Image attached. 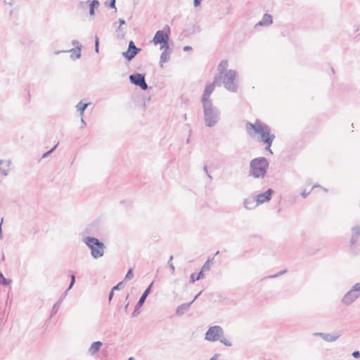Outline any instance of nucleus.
Here are the masks:
<instances>
[{
	"instance_id": "6e6d98bb",
	"label": "nucleus",
	"mask_w": 360,
	"mask_h": 360,
	"mask_svg": "<svg viewBox=\"0 0 360 360\" xmlns=\"http://www.w3.org/2000/svg\"><path fill=\"white\" fill-rule=\"evenodd\" d=\"M4 278L3 274L0 272V281H1Z\"/></svg>"
},
{
	"instance_id": "c03bdc74",
	"label": "nucleus",
	"mask_w": 360,
	"mask_h": 360,
	"mask_svg": "<svg viewBox=\"0 0 360 360\" xmlns=\"http://www.w3.org/2000/svg\"><path fill=\"white\" fill-rule=\"evenodd\" d=\"M193 49L191 46H185L184 48H183V50L184 51H191Z\"/></svg>"
},
{
	"instance_id": "dca6fc26",
	"label": "nucleus",
	"mask_w": 360,
	"mask_h": 360,
	"mask_svg": "<svg viewBox=\"0 0 360 360\" xmlns=\"http://www.w3.org/2000/svg\"><path fill=\"white\" fill-rule=\"evenodd\" d=\"M72 44L73 46H75V47L72 49H70L68 51L70 52V53H76L75 56L74 54H71L70 55L71 59L75 60L76 59H79V58H81V50H82V46L76 39H73L72 41Z\"/></svg>"
},
{
	"instance_id": "6ab92c4d",
	"label": "nucleus",
	"mask_w": 360,
	"mask_h": 360,
	"mask_svg": "<svg viewBox=\"0 0 360 360\" xmlns=\"http://www.w3.org/2000/svg\"><path fill=\"white\" fill-rule=\"evenodd\" d=\"M66 295H67V291H65L60 295L58 300L53 304L52 309H51V317H52L53 315H55L58 312V311L60 308V306L62 302L63 301V300L65 298Z\"/></svg>"
},
{
	"instance_id": "39448f33",
	"label": "nucleus",
	"mask_w": 360,
	"mask_h": 360,
	"mask_svg": "<svg viewBox=\"0 0 360 360\" xmlns=\"http://www.w3.org/2000/svg\"><path fill=\"white\" fill-rule=\"evenodd\" d=\"M237 72L234 70H228L223 75L217 77L218 82L221 80L224 88L231 91L236 93L238 91V84L236 81Z\"/></svg>"
},
{
	"instance_id": "9d476101",
	"label": "nucleus",
	"mask_w": 360,
	"mask_h": 360,
	"mask_svg": "<svg viewBox=\"0 0 360 360\" xmlns=\"http://www.w3.org/2000/svg\"><path fill=\"white\" fill-rule=\"evenodd\" d=\"M216 84H219L217 76L214 77V82L212 83L206 85L201 98L202 103H212L210 97L212 93L214 91Z\"/></svg>"
},
{
	"instance_id": "a878e982",
	"label": "nucleus",
	"mask_w": 360,
	"mask_h": 360,
	"mask_svg": "<svg viewBox=\"0 0 360 360\" xmlns=\"http://www.w3.org/2000/svg\"><path fill=\"white\" fill-rule=\"evenodd\" d=\"M90 105V103H82V101H79L77 105H76V108H77V111L79 112V114L81 115H83L84 112V110L86 109V108L88 107V105Z\"/></svg>"
},
{
	"instance_id": "79ce46f5",
	"label": "nucleus",
	"mask_w": 360,
	"mask_h": 360,
	"mask_svg": "<svg viewBox=\"0 0 360 360\" xmlns=\"http://www.w3.org/2000/svg\"><path fill=\"white\" fill-rule=\"evenodd\" d=\"M285 272H286V270H283V271H280V272L277 273V274H275V275L270 276H269V278H276V277H278V276H281V275L283 274H284V273H285Z\"/></svg>"
},
{
	"instance_id": "4be33fe9",
	"label": "nucleus",
	"mask_w": 360,
	"mask_h": 360,
	"mask_svg": "<svg viewBox=\"0 0 360 360\" xmlns=\"http://www.w3.org/2000/svg\"><path fill=\"white\" fill-rule=\"evenodd\" d=\"M244 207L248 210L254 209L257 205H256V200L255 198H248L243 201Z\"/></svg>"
},
{
	"instance_id": "0e129e2a",
	"label": "nucleus",
	"mask_w": 360,
	"mask_h": 360,
	"mask_svg": "<svg viewBox=\"0 0 360 360\" xmlns=\"http://www.w3.org/2000/svg\"><path fill=\"white\" fill-rule=\"evenodd\" d=\"M219 253V251H217L215 254V255H217Z\"/></svg>"
},
{
	"instance_id": "13d9d810",
	"label": "nucleus",
	"mask_w": 360,
	"mask_h": 360,
	"mask_svg": "<svg viewBox=\"0 0 360 360\" xmlns=\"http://www.w3.org/2000/svg\"><path fill=\"white\" fill-rule=\"evenodd\" d=\"M128 306H129V303H127V304L124 306V310H125V311H127Z\"/></svg>"
},
{
	"instance_id": "5fc2aeb1",
	"label": "nucleus",
	"mask_w": 360,
	"mask_h": 360,
	"mask_svg": "<svg viewBox=\"0 0 360 360\" xmlns=\"http://www.w3.org/2000/svg\"><path fill=\"white\" fill-rule=\"evenodd\" d=\"M81 122H82V124L84 126H86V122H85V121H84V120L83 118H82V119H81Z\"/></svg>"
},
{
	"instance_id": "052dcab7",
	"label": "nucleus",
	"mask_w": 360,
	"mask_h": 360,
	"mask_svg": "<svg viewBox=\"0 0 360 360\" xmlns=\"http://www.w3.org/2000/svg\"><path fill=\"white\" fill-rule=\"evenodd\" d=\"M4 259H5V257H4V255H3L1 257V260H4Z\"/></svg>"
},
{
	"instance_id": "1a4fd4ad",
	"label": "nucleus",
	"mask_w": 360,
	"mask_h": 360,
	"mask_svg": "<svg viewBox=\"0 0 360 360\" xmlns=\"http://www.w3.org/2000/svg\"><path fill=\"white\" fill-rule=\"evenodd\" d=\"M129 79L132 84L139 86L142 90L146 91L148 89L144 74L134 73L129 75Z\"/></svg>"
},
{
	"instance_id": "f257e3e1",
	"label": "nucleus",
	"mask_w": 360,
	"mask_h": 360,
	"mask_svg": "<svg viewBox=\"0 0 360 360\" xmlns=\"http://www.w3.org/2000/svg\"><path fill=\"white\" fill-rule=\"evenodd\" d=\"M246 129H252L255 134L260 135V141L264 143L273 142L275 139V135L271 134V129L269 125L262 122L260 120L257 119L255 123L247 122Z\"/></svg>"
},
{
	"instance_id": "20e7f679",
	"label": "nucleus",
	"mask_w": 360,
	"mask_h": 360,
	"mask_svg": "<svg viewBox=\"0 0 360 360\" xmlns=\"http://www.w3.org/2000/svg\"><path fill=\"white\" fill-rule=\"evenodd\" d=\"M83 241L91 250V255L93 258L98 259L104 255L105 245L98 238L86 236L84 238Z\"/></svg>"
},
{
	"instance_id": "e2e57ef3",
	"label": "nucleus",
	"mask_w": 360,
	"mask_h": 360,
	"mask_svg": "<svg viewBox=\"0 0 360 360\" xmlns=\"http://www.w3.org/2000/svg\"><path fill=\"white\" fill-rule=\"evenodd\" d=\"M323 188V191H326V192H327V191H328V189L324 188Z\"/></svg>"
},
{
	"instance_id": "a18cd8bd",
	"label": "nucleus",
	"mask_w": 360,
	"mask_h": 360,
	"mask_svg": "<svg viewBox=\"0 0 360 360\" xmlns=\"http://www.w3.org/2000/svg\"><path fill=\"white\" fill-rule=\"evenodd\" d=\"M113 295H114V291H112V290H111V291L110 292V293L108 295V300L110 301L112 299Z\"/></svg>"
},
{
	"instance_id": "e433bc0d",
	"label": "nucleus",
	"mask_w": 360,
	"mask_h": 360,
	"mask_svg": "<svg viewBox=\"0 0 360 360\" xmlns=\"http://www.w3.org/2000/svg\"><path fill=\"white\" fill-rule=\"evenodd\" d=\"M120 27H118L117 32L119 33L121 30V26L125 24V20L122 18L119 19ZM120 35V34H118Z\"/></svg>"
},
{
	"instance_id": "4468645a",
	"label": "nucleus",
	"mask_w": 360,
	"mask_h": 360,
	"mask_svg": "<svg viewBox=\"0 0 360 360\" xmlns=\"http://www.w3.org/2000/svg\"><path fill=\"white\" fill-rule=\"evenodd\" d=\"M314 335L319 336L326 342H335L340 337L339 332H335L333 333H315Z\"/></svg>"
},
{
	"instance_id": "a19ab883",
	"label": "nucleus",
	"mask_w": 360,
	"mask_h": 360,
	"mask_svg": "<svg viewBox=\"0 0 360 360\" xmlns=\"http://www.w3.org/2000/svg\"><path fill=\"white\" fill-rule=\"evenodd\" d=\"M352 356L355 359L360 358V352L359 351H354L352 352Z\"/></svg>"
},
{
	"instance_id": "f03ea898",
	"label": "nucleus",
	"mask_w": 360,
	"mask_h": 360,
	"mask_svg": "<svg viewBox=\"0 0 360 360\" xmlns=\"http://www.w3.org/2000/svg\"><path fill=\"white\" fill-rule=\"evenodd\" d=\"M203 119L206 127H214L220 120L221 112L213 103H202Z\"/></svg>"
},
{
	"instance_id": "2eb2a0df",
	"label": "nucleus",
	"mask_w": 360,
	"mask_h": 360,
	"mask_svg": "<svg viewBox=\"0 0 360 360\" xmlns=\"http://www.w3.org/2000/svg\"><path fill=\"white\" fill-rule=\"evenodd\" d=\"M359 298V295H356V293L353 291L352 288H351L342 297V302L345 305H350L353 303L356 299Z\"/></svg>"
},
{
	"instance_id": "0eeeda50",
	"label": "nucleus",
	"mask_w": 360,
	"mask_h": 360,
	"mask_svg": "<svg viewBox=\"0 0 360 360\" xmlns=\"http://www.w3.org/2000/svg\"><path fill=\"white\" fill-rule=\"evenodd\" d=\"M170 37V27L169 25H165L162 30H158L152 40L155 45L163 43L165 41H169Z\"/></svg>"
},
{
	"instance_id": "393cba45",
	"label": "nucleus",
	"mask_w": 360,
	"mask_h": 360,
	"mask_svg": "<svg viewBox=\"0 0 360 360\" xmlns=\"http://www.w3.org/2000/svg\"><path fill=\"white\" fill-rule=\"evenodd\" d=\"M228 67V61L227 60H221L217 68L219 75H223L227 70L226 68Z\"/></svg>"
},
{
	"instance_id": "9b49d317",
	"label": "nucleus",
	"mask_w": 360,
	"mask_h": 360,
	"mask_svg": "<svg viewBox=\"0 0 360 360\" xmlns=\"http://www.w3.org/2000/svg\"><path fill=\"white\" fill-rule=\"evenodd\" d=\"M153 282H152L146 288V289L144 290V292H143V294L140 297V298H139L138 302L136 303V304L135 306V308H134V311H133V312L131 314L132 317H136V316H137L139 314V313H140L139 309L143 306V304H144V302L146 301V297L150 294L151 288H152V286H153Z\"/></svg>"
},
{
	"instance_id": "473e14b6",
	"label": "nucleus",
	"mask_w": 360,
	"mask_h": 360,
	"mask_svg": "<svg viewBox=\"0 0 360 360\" xmlns=\"http://www.w3.org/2000/svg\"><path fill=\"white\" fill-rule=\"evenodd\" d=\"M57 146H58V144L55 145L51 149H50L47 152L44 153L42 155V158H45L48 157L50 154H51L53 153V151L56 148Z\"/></svg>"
},
{
	"instance_id": "3c124183",
	"label": "nucleus",
	"mask_w": 360,
	"mask_h": 360,
	"mask_svg": "<svg viewBox=\"0 0 360 360\" xmlns=\"http://www.w3.org/2000/svg\"><path fill=\"white\" fill-rule=\"evenodd\" d=\"M203 170H204V172H205L206 174H207L208 170H207V165H205V166L203 167Z\"/></svg>"
},
{
	"instance_id": "c9c22d12",
	"label": "nucleus",
	"mask_w": 360,
	"mask_h": 360,
	"mask_svg": "<svg viewBox=\"0 0 360 360\" xmlns=\"http://www.w3.org/2000/svg\"><path fill=\"white\" fill-rule=\"evenodd\" d=\"M173 259V256H170L169 257V259L168 261V265L172 271V273H174V270H175V267L173 265V264L171 262V261Z\"/></svg>"
},
{
	"instance_id": "864d4df0",
	"label": "nucleus",
	"mask_w": 360,
	"mask_h": 360,
	"mask_svg": "<svg viewBox=\"0 0 360 360\" xmlns=\"http://www.w3.org/2000/svg\"><path fill=\"white\" fill-rule=\"evenodd\" d=\"M95 51H96V53H98V51H99V46H95Z\"/></svg>"
},
{
	"instance_id": "bb28decb",
	"label": "nucleus",
	"mask_w": 360,
	"mask_h": 360,
	"mask_svg": "<svg viewBox=\"0 0 360 360\" xmlns=\"http://www.w3.org/2000/svg\"><path fill=\"white\" fill-rule=\"evenodd\" d=\"M204 277V273L200 271L197 276H195V274H191L190 276V282L193 283L195 281H198Z\"/></svg>"
},
{
	"instance_id": "4c0bfd02",
	"label": "nucleus",
	"mask_w": 360,
	"mask_h": 360,
	"mask_svg": "<svg viewBox=\"0 0 360 360\" xmlns=\"http://www.w3.org/2000/svg\"><path fill=\"white\" fill-rule=\"evenodd\" d=\"M272 143L273 142H270V143L269 144L268 143H264V144L266 145V147H265V149L269 151L271 154L273 153L272 150H271V146L272 145Z\"/></svg>"
},
{
	"instance_id": "4d7b16f0",
	"label": "nucleus",
	"mask_w": 360,
	"mask_h": 360,
	"mask_svg": "<svg viewBox=\"0 0 360 360\" xmlns=\"http://www.w3.org/2000/svg\"><path fill=\"white\" fill-rule=\"evenodd\" d=\"M207 174V176H208V178H209L210 180H212V176H211L208 172H207V174Z\"/></svg>"
},
{
	"instance_id": "423d86ee",
	"label": "nucleus",
	"mask_w": 360,
	"mask_h": 360,
	"mask_svg": "<svg viewBox=\"0 0 360 360\" xmlns=\"http://www.w3.org/2000/svg\"><path fill=\"white\" fill-rule=\"evenodd\" d=\"M224 336V330L219 326H211L205 333V340L210 342H216Z\"/></svg>"
},
{
	"instance_id": "58836bf2",
	"label": "nucleus",
	"mask_w": 360,
	"mask_h": 360,
	"mask_svg": "<svg viewBox=\"0 0 360 360\" xmlns=\"http://www.w3.org/2000/svg\"><path fill=\"white\" fill-rule=\"evenodd\" d=\"M122 285H123V282H120V283H118L116 285H115V286L112 288V291H114V290H120V289L121 288V287L122 286Z\"/></svg>"
},
{
	"instance_id": "a211bd4d",
	"label": "nucleus",
	"mask_w": 360,
	"mask_h": 360,
	"mask_svg": "<svg viewBox=\"0 0 360 360\" xmlns=\"http://www.w3.org/2000/svg\"><path fill=\"white\" fill-rule=\"evenodd\" d=\"M11 163V160H0V172L3 176H6L8 174Z\"/></svg>"
},
{
	"instance_id": "ea45409f",
	"label": "nucleus",
	"mask_w": 360,
	"mask_h": 360,
	"mask_svg": "<svg viewBox=\"0 0 360 360\" xmlns=\"http://www.w3.org/2000/svg\"><path fill=\"white\" fill-rule=\"evenodd\" d=\"M108 6L110 8H115V11L117 10L116 8V6H115V0H110V3H109V5Z\"/></svg>"
},
{
	"instance_id": "72a5a7b5",
	"label": "nucleus",
	"mask_w": 360,
	"mask_h": 360,
	"mask_svg": "<svg viewBox=\"0 0 360 360\" xmlns=\"http://www.w3.org/2000/svg\"><path fill=\"white\" fill-rule=\"evenodd\" d=\"M219 340L226 347L232 346L231 342L225 338H221L220 340Z\"/></svg>"
},
{
	"instance_id": "603ef678",
	"label": "nucleus",
	"mask_w": 360,
	"mask_h": 360,
	"mask_svg": "<svg viewBox=\"0 0 360 360\" xmlns=\"http://www.w3.org/2000/svg\"><path fill=\"white\" fill-rule=\"evenodd\" d=\"M309 193H306L305 191H304L303 193H302V195L304 197V198H306L307 196Z\"/></svg>"
},
{
	"instance_id": "b1692460",
	"label": "nucleus",
	"mask_w": 360,
	"mask_h": 360,
	"mask_svg": "<svg viewBox=\"0 0 360 360\" xmlns=\"http://www.w3.org/2000/svg\"><path fill=\"white\" fill-rule=\"evenodd\" d=\"M172 51H162L160 58V65L162 67V64L164 63H167L169 60V55L171 54Z\"/></svg>"
},
{
	"instance_id": "aec40b11",
	"label": "nucleus",
	"mask_w": 360,
	"mask_h": 360,
	"mask_svg": "<svg viewBox=\"0 0 360 360\" xmlns=\"http://www.w3.org/2000/svg\"><path fill=\"white\" fill-rule=\"evenodd\" d=\"M192 304V302L184 303L177 307L176 309V315L181 316L188 311Z\"/></svg>"
},
{
	"instance_id": "8fccbe9b",
	"label": "nucleus",
	"mask_w": 360,
	"mask_h": 360,
	"mask_svg": "<svg viewBox=\"0 0 360 360\" xmlns=\"http://www.w3.org/2000/svg\"><path fill=\"white\" fill-rule=\"evenodd\" d=\"M99 46V40H98V38L96 36V38H95V46Z\"/></svg>"
},
{
	"instance_id": "ddd939ff",
	"label": "nucleus",
	"mask_w": 360,
	"mask_h": 360,
	"mask_svg": "<svg viewBox=\"0 0 360 360\" xmlns=\"http://www.w3.org/2000/svg\"><path fill=\"white\" fill-rule=\"evenodd\" d=\"M274 193V191L272 188H269L265 192L258 194L256 198V205H258L269 201Z\"/></svg>"
},
{
	"instance_id": "412c9836",
	"label": "nucleus",
	"mask_w": 360,
	"mask_h": 360,
	"mask_svg": "<svg viewBox=\"0 0 360 360\" xmlns=\"http://www.w3.org/2000/svg\"><path fill=\"white\" fill-rule=\"evenodd\" d=\"M102 345H103V343L101 341L94 342L91 344V347L89 348L88 352L91 355H94L96 352H98L99 351Z\"/></svg>"
},
{
	"instance_id": "7ed1b4c3",
	"label": "nucleus",
	"mask_w": 360,
	"mask_h": 360,
	"mask_svg": "<svg viewBox=\"0 0 360 360\" xmlns=\"http://www.w3.org/2000/svg\"><path fill=\"white\" fill-rule=\"evenodd\" d=\"M269 161L264 157L252 159L250 162V175L255 179L264 178L269 167Z\"/></svg>"
},
{
	"instance_id": "7c9ffc66",
	"label": "nucleus",
	"mask_w": 360,
	"mask_h": 360,
	"mask_svg": "<svg viewBox=\"0 0 360 360\" xmlns=\"http://www.w3.org/2000/svg\"><path fill=\"white\" fill-rule=\"evenodd\" d=\"M210 269V260H207L205 262V264H203V266H202V269L200 270V271H202V273H204V271H209Z\"/></svg>"
},
{
	"instance_id": "f704fd0d",
	"label": "nucleus",
	"mask_w": 360,
	"mask_h": 360,
	"mask_svg": "<svg viewBox=\"0 0 360 360\" xmlns=\"http://www.w3.org/2000/svg\"><path fill=\"white\" fill-rule=\"evenodd\" d=\"M75 283V275H72L70 283L69 285V287L68 288V289L65 291L68 292L69 290H70L72 288V286L74 285Z\"/></svg>"
},
{
	"instance_id": "09e8293b",
	"label": "nucleus",
	"mask_w": 360,
	"mask_h": 360,
	"mask_svg": "<svg viewBox=\"0 0 360 360\" xmlns=\"http://www.w3.org/2000/svg\"><path fill=\"white\" fill-rule=\"evenodd\" d=\"M202 292H200L198 294H197L194 298L193 299V300L191 302H192V304L194 302V301L198 297V296L201 294Z\"/></svg>"
},
{
	"instance_id": "f3484780",
	"label": "nucleus",
	"mask_w": 360,
	"mask_h": 360,
	"mask_svg": "<svg viewBox=\"0 0 360 360\" xmlns=\"http://www.w3.org/2000/svg\"><path fill=\"white\" fill-rule=\"evenodd\" d=\"M273 22V18L272 16L269 13H265L262 20L259 21L256 25L255 27L257 26H265L268 27L271 25Z\"/></svg>"
},
{
	"instance_id": "f8f14e48",
	"label": "nucleus",
	"mask_w": 360,
	"mask_h": 360,
	"mask_svg": "<svg viewBox=\"0 0 360 360\" xmlns=\"http://www.w3.org/2000/svg\"><path fill=\"white\" fill-rule=\"evenodd\" d=\"M141 51V49L136 47L134 42L131 40L129 42L127 50L124 52H122V55L126 58L127 60L131 61Z\"/></svg>"
},
{
	"instance_id": "de8ad7c7",
	"label": "nucleus",
	"mask_w": 360,
	"mask_h": 360,
	"mask_svg": "<svg viewBox=\"0 0 360 360\" xmlns=\"http://www.w3.org/2000/svg\"><path fill=\"white\" fill-rule=\"evenodd\" d=\"M2 222H3V218L1 219V224H0V239L2 238V229H1Z\"/></svg>"
},
{
	"instance_id": "c85d7f7f",
	"label": "nucleus",
	"mask_w": 360,
	"mask_h": 360,
	"mask_svg": "<svg viewBox=\"0 0 360 360\" xmlns=\"http://www.w3.org/2000/svg\"><path fill=\"white\" fill-rule=\"evenodd\" d=\"M353 291L356 293V295H359V297L360 296V283H355L352 287Z\"/></svg>"
},
{
	"instance_id": "49530a36",
	"label": "nucleus",
	"mask_w": 360,
	"mask_h": 360,
	"mask_svg": "<svg viewBox=\"0 0 360 360\" xmlns=\"http://www.w3.org/2000/svg\"><path fill=\"white\" fill-rule=\"evenodd\" d=\"M219 356V354H215L210 360H217Z\"/></svg>"
},
{
	"instance_id": "c756f323",
	"label": "nucleus",
	"mask_w": 360,
	"mask_h": 360,
	"mask_svg": "<svg viewBox=\"0 0 360 360\" xmlns=\"http://www.w3.org/2000/svg\"><path fill=\"white\" fill-rule=\"evenodd\" d=\"M134 278L133 271L131 269H129L124 277L125 281L131 280Z\"/></svg>"
},
{
	"instance_id": "37998d69",
	"label": "nucleus",
	"mask_w": 360,
	"mask_h": 360,
	"mask_svg": "<svg viewBox=\"0 0 360 360\" xmlns=\"http://www.w3.org/2000/svg\"><path fill=\"white\" fill-rule=\"evenodd\" d=\"M202 0H193V6L198 7L200 5Z\"/></svg>"
},
{
	"instance_id": "5701e85b",
	"label": "nucleus",
	"mask_w": 360,
	"mask_h": 360,
	"mask_svg": "<svg viewBox=\"0 0 360 360\" xmlns=\"http://www.w3.org/2000/svg\"><path fill=\"white\" fill-rule=\"evenodd\" d=\"M86 4H89V15H94L95 14V9L97 8L100 4L98 0L86 1Z\"/></svg>"
},
{
	"instance_id": "6e6552de",
	"label": "nucleus",
	"mask_w": 360,
	"mask_h": 360,
	"mask_svg": "<svg viewBox=\"0 0 360 360\" xmlns=\"http://www.w3.org/2000/svg\"><path fill=\"white\" fill-rule=\"evenodd\" d=\"M352 231L351 249L355 254H360V226L353 227Z\"/></svg>"
},
{
	"instance_id": "680f3d73",
	"label": "nucleus",
	"mask_w": 360,
	"mask_h": 360,
	"mask_svg": "<svg viewBox=\"0 0 360 360\" xmlns=\"http://www.w3.org/2000/svg\"><path fill=\"white\" fill-rule=\"evenodd\" d=\"M128 360H135L133 357H130L128 359Z\"/></svg>"
},
{
	"instance_id": "cd10ccee",
	"label": "nucleus",
	"mask_w": 360,
	"mask_h": 360,
	"mask_svg": "<svg viewBox=\"0 0 360 360\" xmlns=\"http://www.w3.org/2000/svg\"><path fill=\"white\" fill-rule=\"evenodd\" d=\"M169 41H165L163 43L160 44V49H163V51H172L170 49Z\"/></svg>"
},
{
	"instance_id": "bf43d9fd",
	"label": "nucleus",
	"mask_w": 360,
	"mask_h": 360,
	"mask_svg": "<svg viewBox=\"0 0 360 360\" xmlns=\"http://www.w3.org/2000/svg\"><path fill=\"white\" fill-rule=\"evenodd\" d=\"M61 52H64V51H56V52L55 53V54H59V53H61Z\"/></svg>"
},
{
	"instance_id": "2f4dec72",
	"label": "nucleus",
	"mask_w": 360,
	"mask_h": 360,
	"mask_svg": "<svg viewBox=\"0 0 360 360\" xmlns=\"http://www.w3.org/2000/svg\"><path fill=\"white\" fill-rule=\"evenodd\" d=\"M12 283V280L4 278L1 281H0V284H1L4 286H7L10 285Z\"/></svg>"
}]
</instances>
